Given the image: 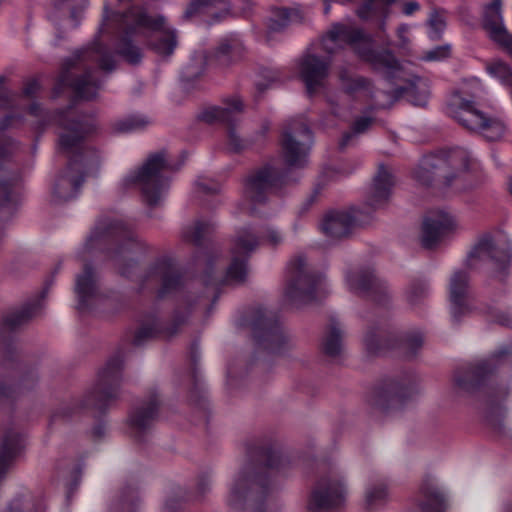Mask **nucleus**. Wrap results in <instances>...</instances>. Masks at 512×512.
Instances as JSON below:
<instances>
[{
  "mask_svg": "<svg viewBox=\"0 0 512 512\" xmlns=\"http://www.w3.org/2000/svg\"><path fill=\"white\" fill-rule=\"evenodd\" d=\"M156 331L157 326L155 324L141 326L135 334L134 343L136 345H141L145 339L152 337Z\"/></svg>",
  "mask_w": 512,
  "mask_h": 512,
  "instance_id": "nucleus-54",
  "label": "nucleus"
},
{
  "mask_svg": "<svg viewBox=\"0 0 512 512\" xmlns=\"http://www.w3.org/2000/svg\"><path fill=\"white\" fill-rule=\"evenodd\" d=\"M41 506L35 503L30 493H24L15 497L8 505L5 512H40Z\"/></svg>",
  "mask_w": 512,
  "mask_h": 512,
  "instance_id": "nucleus-44",
  "label": "nucleus"
},
{
  "mask_svg": "<svg viewBox=\"0 0 512 512\" xmlns=\"http://www.w3.org/2000/svg\"><path fill=\"white\" fill-rule=\"evenodd\" d=\"M348 289L359 295H367L374 301L382 302L389 296V289L376 278L370 269H351L346 273Z\"/></svg>",
  "mask_w": 512,
  "mask_h": 512,
  "instance_id": "nucleus-22",
  "label": "nucleus"
},
{
  "mask_svg": "<svg viewBox=\"0 0 512 512\" xmlns=\"http://www.w3.org/2000/svg\"><path fill=\"white\" fill-rule=\"evenodd\" d=\"M244 104L238 95L226 98L221 106H210L205 108L200 118L207 123L221 122L228 126V147L234 152H239L247 147V142L243 140L235 130V123L238 115L243 113Z\"/></svg>",
  "mask_w": 512,
  "mask_h": 512,
  "instance_id": "nucleus-17",
  "label": "nucleus"
},
{
  "mask_svg": "<svg viewBox=\"0 0 512 512\" xmlns=\"http://www.w3.org/2000/svg\"><path fill=\"white\" fill-rule=\"evenodd\" d=\"M241 325L249 328L256 343L271 353H281L291 346V338L278 322L276 315L263 308L249 311Z\"/></svg>",
  "mask_w": 512,
  "mask_h": 512,
  "instance_id": "nucleus-10",
  "label": "nucleus"
},
{
  "mask_svg": "<svg viewBox=\"0 0 512 512\" xmlns=\"http://www.w3.org/2000/svg\"><path fill=\"white\" fill-rule=\"evenodd\" d=\"M420 506L423 510L439 511L442 507L443 494L433 483H426L420 489Z\"/></svg>",
  "mask_w": 512,
  "mask_h": 512,
  "instance_id": "nucleus-40",
  "label": "nucleus"
},
{
  "mask_svg": "<svg viewBox=\"0 0 512 512\" xmlns=\"http://www.w3.org/2000/svg\"><path fill=\"white\" fill-rule=\"evenodd\" d=\"M423 338L420 333H413L407 335L403 342L402 346L404 349L408 351L409 354L413 355L416 351L422 346Z\"/></svg>",
  "mask_w": 512,
  "mask_h": 512,
  "instance_id": "nucleus-52",
  "label": "nucleus"
},
{
  "mask_svg": "<svg viewBox=\"0 0 512 512\" xmlns=\"http://www.w3.org/2000/svg\"><path fill=\"white\" fill-rule=\"evenodd\" d=\"M395 0H367L359 8L358 15L363 19H368L375 15H386L388 13V7Z\"/></svg>",
  "mask_w": 512,
  "mask_h": 512,
  "instance_id": "nucleus-43",
  "label": "nucleus"
},
{
  "mask_svg": "<svg viewBox=\"0 0 512 512\" xmlns=\"http://www.w3.org/2000/svg\"><path fill=\"white\" fill-rule=\"evenodd\" d=\"M346 45H349L362 60L370 63L375 69L385 71L388 76L393 75L399 68L395 57L388 51H375L372 38L360 29L335 24L317 46L307 50L299 59V73L310 95L325 87L330 74L331 59L321 57L318 50L333 54Z\"/></svg>",
  "mask_w": 512,
  "mask_h": 512,
  "instance_id": "nucleus-1",
  "label": "nucleus"
},
{
  "mask_svg": "<svg viewBox=\"0 0 512 512\" xmlns=\"http://www.w3.org/2000/svg\"><path fill=\"white\" fill-rule=\"evenodd\" d=\"M178 167L167 157L163 151L151 154L145 163L136 171L127 175L123 182L125 185H138L148 205L160 204L167 193L169 186L168 172Z\"/></svg>",
  "mask_w": 512,
  "mask_h": 512,
  "instance_id": "nucleus-9",
  "label": "nucleus"
},
{
  "mask_svg": "<svg viewBox=\"0 0 512 512\" xmlns=\"http://www.w3.org/2000/svg\"><path fill=\"white\" fill-rule=\"evenodd\" d=\"M387 497V488L383 483H370L365 488L364 500L368 509H374L383 504Z\"/></svg>",
  "mask_w": 512,
  "mask_h": 512,
  "instance_id": "nucleus-42",
  "label": "nucleus"
},
{
  "mask_svg": "<svg viewBox=\"0 0 512 512\" xmlns=\"http://www.w3.org/2000/svg\"><path fill=\"white\" fill-rule=\"evenodd\" d=\"M344 329L336 319H331L322 338V350L331 357L338 356L344 349Z\"/></svg>",
  "mask_w": 512,
  "mask_h": 512,
  "instance_id": "nucleus-33",
  "label": "nucleus"
},
{
  "mask_svg": "<svg viewBox=\"0 0 512 512\" xmlns=\"http://www.w3.org/2000/svg\"><path fill=\"white\" fill-rule=\"evenodd\" d=\"M143 278L144 282L161 284V294L175 289L180 283L179 275L171 264L165 260L158 261L149 267Z\"/></svg>",
  "mask_w": 512,
  "mask_h": 512,
  "instance_id": "nucleus-32",
  "label": "nucleus"
},
{
  "mask_svg": "<svg viewBox=\"0 0 512 512\" xmlns=\"http://www.w3.org/2000/svg\"><path fill=\"white\" fill-rule=\"evenodd\" d=\"M430 294L429 285L424 280L412 281L406 289V300L412 307H417L425 303Z\"/></svg>",
  "mask_w": 512,
  "mask_h": 512,
  "instance_id": "nucleus-41",
  "label": "nucleus"
},
{
  "mask_svg": "<svg viewBox=\"0 0 512 512\" xmlns=\"http://www.w3.org/2000/svg\"><path fill=\"white\" fill-rule=\"evenodd\" d=\"M393 185L394 179L390 169L383 165L379 166L367 197L368 205L374 209L383 206L391 195Z\"/></svg>",
  "mask_w": 512,
  "mask_h": 512,
  "instance_id": "nucleus-31",
  "label": "nucleus"
},
{
  "mask_svg": "<svg viewBox=\"0 0 512 512\" xmlns=\"http://www.w3.org/2000/svg\"><path fill=\"white\" fill-rule=\"evenodd\" d=\"M160 399L156 392H152L147 399L137 407L129 417L132 436L139 442H144L152 434L154 423L158 415Z\"/></svg>",
  "mask_w": 512,
  "mask_h": 512,
  "instance_id": "nucleus-21",
  "label": "nucleus"
},
{
  "mask_svg": "<svg viewBox=\"0 0 512 512\" xmlns=\"http://www.w3.org/2000/svg\"><path fill=\"white\" fill-rule=\"evenodd\" d=\"M136 243L130 226L122 219H113L97 225L86 239L83 253L91 254L96 250H104L107 258L125 275L127 271L123 267L124 262L129 260L128 252Z\"/></svg>",
  "mask_w": 512,
  "mask_h": 512,
  "instance_id": "nucleus-7",
  "label": "nucleus"
},
{
  "mask_svg": "<svg viewBox=\"0 0 512 512\" xmlns=\"http://www.w3.org/2000/svg\"><path fill=\"white\" fill-rule=\"evenodd\" d=\"M25 447L24 435L16 429H8L0 444V482L5 478L15 459Z\"/></svg>",
  "mask_w": 512,
  "mask_h": 512,
  "instance_id": "nucleus-30",
  "label": "nucleus"
},
{
  "mask_svg": "<svg viewBox=\"0 0 512 512\" xmlns=\"http://www.w3.org/2000/svg\"><path fill=\"white\" fill-rule=\"evenodd\" d=\"M303 14L300 9L279 8L273 12L269 19L267 29L268 33L280 32L291 23L301 22Z\"/></svg>",
  "mask_w": 512,
  "mask_h": 512,
  "instance_id": "nucleus-37",
  "label": "nucleus"
},
{
  "mask_svg": "<svg viewBox=\"0 0 512 512\" xmlns=\"http://www.w3.org/2000/svg\"><path fill=\"white\" fill-rule=\"evenodd\" d=\"M21 123V116L14 114L6 115L0 119V177H3L0 180V218H8L12 214L9 186L11 182L18 179L13 170H6L3 166L6 157L16 149V144L2 134L8 129L18 127Z\"/></svg>",
  "mask_w": 512,
  "mask_h": 512,
  "instance_id": "nucleus-15",
  "label": "nucleus"
},
{
  "mask_svg": "<svg viewBox=\"0 0 512 512\" xmlns=\"http://www.w3.org/2000/svg\"><path fill=\"white\" fill-rule=\"evenodd\" d=\"M458 223L453 215L444 210L430 211L422 227L421 241L424 247L432 248L447 233L455 231Z\"/></svg>",
  "mask_w": 512,
  "mask_h": 512,
  "instance_id": "nucleus-25",
  "label": "nucleus"
},
{
  "mask_svg": "<svg viewBox=\"0 0 512 512\" xmlns=\"http://www.w3.org/2000/svg\"><path fill=\"white\" fill-rule=\"evenodd\" d=\"M420 10V4L417 1H407L402 5V11L406 16H411Z\"/></svg>",
  "mask_w": 512,
  "mask_h": 512,
  "instance_id": "nucleus-58",
  "label": "nucleus"
},
{
  "mask_svg": "<svg viewBox=\"0 0 512 512\" xmlns=\"http://www.w3.org/2000/svg\"><path fill=\"white\" fill-rule=\"evenodd\" d=\"M449 300L454 321H459L461 317L469 313V275L465 269H457L451 274Z\"/></svg>",
  "mask_w": 512,
  "mask_h": 512,
  "instance_id": "nucleus-26",
  "label": "nucleus"
},
{
  "mask_svg": "<svg viewBox=\"0 0 512 512\" xmlns=\"http://www.w3.org/2000/svg\"><path fill=\"white\" fill-rule=\"evenodd\" d=\"M210 486L211 480L209 478H203L198 483V490L203 494L210 489Z\"/></svg>",
  "mask_w": 512,
  "mask_h": 512,
  "instance_id": "nucleus-61",
  "label": "nucleus"
},
{
  "mask_svg": "<svg viewBox=\"0 0 512 512\" xmlns=\"http://www.w3.org/2000/svg\"><path fill=\"white\" fill-rule=\"evenodd\" d=\"M75 292L77 307L81 311L91 308L101 298L97 275L88 264H84L83 270L76 276Z\"/></svg>",
  "mask_w": 512,
  "mask_h": 512,
  "instance_id": "nucleus-29",
  "label": "nucleus"
},
{
  "mask_svg": "<svg viewBox=\"0 0 512 512\" xmlns=\"http://www.w3.org/2000/svg\"><path fill=\"white\" fill-rule=\"evenodd\" d=\"M284 182L272 166H264L248 176L244 186V201L241 208L251 214H257L271 191Z\"/></svg>",
  "mask_w": 512,
  "mask_h": 512,
  "instance_id": "nucleus-14",
  "label": "nucleus"
},
{
  "mask_svg": "<svg viewBox=\"0 0 512 512\" xmlns=\"http://www.w3.org/2000/svg\"><path fill=\"white\" fill-rule=\"evenodd\" d=\"M338 79L347 94L373 98L377 108H386L394 99L389 93L380 90L373 91L370 83L366 79L353 76L351 71L346 67H340L338 69Z\"/></svg>",
  "mask_w": 512,
  "mask_h": 512,
  "instance_id": "nucleus-24",
  "label": "nucleus"
},
{
  "mask_svg": "<svg viewBox=\"0 0 512 512\" xmlns=\"http://www.w3.org/2000/svg\"><path fill=\"white\" fill-rule=\"evenodd\" d=\"M511 259V246L504 235L492 237L482 236L469 251L465 268L474 270L482 267L485 263L492 264L500 273H504Z\"/></svg>",
  "mask_w": 512,
  "mask_h": 512,
  "instance_id": "nucleus-12",
  "label": "nucleus"
},
{
  "mask_svg": "<svg viewBox=\"0 0 512 512\" xmlns=\"http://www.w3.org/2000/svg\"><path fill=\"white\" fill-rule=\"evenodd\" d=\"M243 44L235 37L223 39L215 50V57L221 65H228L241 58Z\"/></svg>",
  "mask_w": 512,
  "mask_h": 512,
  "instance_id": "nucleus-36",
  "label": "nucleus"
},
{
  "mask_svg": "<svg viewBox=\"0 0 512 512\" xmlns=\"http://www.w3.org/2000/svg\"><path fill=\"white\" fill-rule=\"evenodd\" d=\"M198 188L202 193L215 194L220 190V186L214 182H199Z\"/></svg>",
  "mask_w": 512,
  "mask_h": 512,
  "instance_id": "nucleus-57",
  "label": "nucleus"
},
{
  "mask_svg": "<svg viewBox=\"0 0 512 512\" xmlns=\"http://www.w3.org/2000/svg\"><path fill=\"white\" fill-rule=\"evenodd\" d=\"M502 0H493L484 9L483 26L490 39L504 46L512 55V35H510L503 23L501 14Z\"/></svg>",
  "mask_w": 512,
  "mask_h": 512,
  "instance_id": "nucleus-28",
  "label": "nucleus"
},
{
  "mask_svg": "<svg viewBox=\"0 0 512 512\" xmlns=\"http://www.w3.org/2000/svg\"><path fill=\"white\" fill-rule=\"evenodd\" d=\"M123 355L112 356L99 370L93 387L74 406L103 410L114 400L119 391Z\"/></svg>",
  "mask_w": 512,
  "mask_h": 512,
  "instance_id": "nucleus-11",
  "label": "nucleus"
},
{
  "mask_svg": "<svg viewBox=\"0 0 512 512\" xmlns=\"http://www.w3.org/2000/svg\"><path fill=\"white\" fill-rule=\"evenodd\" d=\"M397 97H405L415 106H424L429 97V90L426 81L417 78L406 86L398 87L396 90Z\"/></svg>",
  "mask_w": 512,
  "mask_h": 512,
  "instance_id": "nucleus-34",
  "label": "nucleus"
},
{
  "mask_svg": "<svg viewBox=\"0 0 512 512\" xmlns=\"http://www.w3.org/2000/svg\"><path fill=\"white\" fill-rule=\"evenodd\" d=\"M449 53V46H438L426 51L422 58L426 61H440L447 58Z\"/></svg>",
  "mask_w": 512,
  "mask_h": 512,
  "instance_id": "nucleus-53",
  "label": "nucleus"
},
{
  "mask_svg": "<svg viewBox=\"0 0 512 512\" xmlns=\"http://www.w3.org/2000/svg\"><path fill=\"white\" fill-rule=\"evenodd\" d=\"M366 349L371 353H379L390 345V334L384 327L371 326L364 336Z\"/></svg>",
  "mask_w": 512,
  "mask_h": 512,
  "instance_id": "nucleus-38",
  "label": "nucleus"
},
{
  "mask_svg": "<svg viewBox=\"0 0 512 512\" xmlns=\"http://www.w3.org/2000/svg\"><path fill=\"white\" fill-rule=\"evenodd\" d=\"M507 394H508V392L506 389H501L500 391L497 392V395L495 396V398L498 401V400L503 399Z\"/></svg>",
  "mask_w": 512,
  "mask_h": 512,
  "instance_id": "nucleus-64",
  "label": "nucleus"
},
{
  "mask_svg": "<svg viewBox=\"0 0 512 512\" xmlns=\"http://www.w3.org/2000/svg\"><path fill=\"white\" fill-rule=\"evenodd\" d=\"M151 120L144 115H131L115 123V129L120 132H134L147 127Z\"/></svg>",
  "mask_w": 512,
  "mask_h": 512,
  "instance_id": "nucleus-45",
  "label": "nucleus"
},
{
  "mask_svg": "<svg viewBox=\"0 0 512 512\" xmlns=\"http://www.w3.org/2000/svg\"><path fill=\"white\" fill-rule=\"evenodd\" d=\"M58 121L62 127L59 148L68 156L69 162L52 185V199L56 203L74 198L84 181V174L95 168L100 160L98 152L84 142L96 130L92 118L78 117L69 109L59 115Z\"/></svg>",
  "mask_w": 512,
  "mask_h": 512,
  "instance_id": "nucleus-3",
  "label": "nucleus"
},
{
  "mask_svg": "<svg viewBox=\"0 0 512 512\" xmlns=\"http://www.w3.org/2000/svg\"><path fill=\"white\" fill-rule=\"evenodd\" d=\"M346 494L343 476L338 472L322 477L314 488L308 508L310 512H326L340 506Z\"/></svg>",
  "mask_w": 512,
  "mask_h": 512,
  "instance_id": "nucleus-18",
  "label": "nucleus"
},
{
  "mask_svg": "<svg viewBox=\"0 0 512 512\" xmlns=\"http://www.w3.org/2000/svg\"><path fill=\"white\" fill-rule=\"evenodd\" d=\"M512 359V352L507 347H502L494 352L489 358L478 361L471 369L455 377L456 386L465 392L474 391L490 374L496 365L509 362Z\"/></svg>",
  "mask_w": 512,
  "mask_h": 512,
  "instance_id": "nucleus-20",
  "label": "nucleus"
},
{
  "mask_svg": "<svg viewBox=\"0 0 512 512\" xmlns=\"http://www.w3.org/2000/svg\"><path fill=\"white\" fill-rule=\"evenodd\" d=\"M328 292L324 274L317 271L303 254L295 255L287 265L284 302L302 308L321 299Z\"/></svg>",
  "mask_w": 512,
  "mask_h": 512,
  "instance_id": "nucleus-6",
  "label": "nucleus"
},
{
  "mask_svg": "<svg viewBox=\"0 0 512 512\" xmlns=\"http://www.w3.org/2000/svg\"><path fill=\"white\" fill-rule=\"evenodd\" d=\"M504 415L505 411L503 407L498 403H494V400H491L490 407L486 414L487 422L495 429H500Z\"/></svg>",
  "mask_w": 512,
  "mask_h": 512,
  "instance_id": "nucleus-49",
  "label": "nucleus"
},
{
  "mask_svg": "<svg viewBox=\"0 0 512 512\" xmlns=\"http://www.w3.org/2000/svg\"><path fill=\"white\" fill-rule=\"evenodd\" d=\"M211 229L212 225L210 223L197 221L184 229L183 237L188 242L200 244L201 240Z\"/></svg>",
  "mask_w": 512,
  "mask_h": 512,
  "instance_id": "nucleus-46",
  "label": "nucleus"
},
{
  "mask_svg": "<svg viewBox=\"0 0 512 512\" xmlns=\"http://www.w3.org/2000/svg\"><path fill=\"white\" fill-rule=\"evenodd\" d=\"M102 34H117L116 51L129 63L141 59V51L131 37L146 40L147 44L160 55H170L176 47V35L163 16L152 17L144 8L133 6L124 13H114L104 8Z\"/></svg>",
  "mask_w": 512,
  "mask_h": 512,
  "instance_id": "nucleus-2",
  "label": "nucleus"
},
{
  "mask_svg": "<svg viewBox=\"0 0 512 512\" xmlns=\"http://www.w3.org/2000/svg\"><path fill=\"white\" fill-rule=\"evenodd\" d=\"M70 406H65L59 409L56 413H54V417H58L60 415H67V410L70 411Z\"/></svg>",
  "mask_w": 512,
  "mask_h": 512,
  "instance_id": "nucleus-63",
  "label": "nucleus"
},
{
  "mask_svg": "<svg viewBox=\"0 0 512 512\" xmlns=\"http://www.w3.org/2000/svg\"><path fill=\"white\" fill-rule=\"evenodd\" d=\"M373 119L371 117L362 116L355 120L352 130L343 135L339 145L341 148H345L351 142V140L358 134L364 133L372 124Z\"/></svg>",
  "mask_w": 512,
  "mask_h": 512,
  "instance_id": "nucleus-47",
  "label": "nucleus"
},
{
  "mask_svg": "<svg viewBox=\"0 0 512 512\" xmlns=\"http://www.w3.org/2000/svg\"><path fill=\"white\" fill-rule=\"evenodd\" d=\"M358 221L356 209L332 210L323 216L320 229L329 238L341 239L351 234Z\"/></svg>",
  "mask_w": 512,
  "mask_h": 512,
  "instance_id": "nucleus-27",
  "label": "nucleus"
},
{
  "mask_svg": "<svg viewBox=\"0 0 512 512\" xmlns=\"http://www.w3.org/2000/svg\"><path fill=\"white\" fill-rule=\"evenodd\" d=\"M39 89L40 86L36 80L27 81L22 91V98H24L27 101H32V98L37 94Z\"/></svg>",
  "mask_w": 512,
  "mask_h": 512,
  "instance_id": "nucleus-55",
  "label": "nucleus"
},
{
  "mask_svg": "<svg viewBox=\"0 0 512 512\" xmlns=\"http://www.w3.org/2000/svg\"><path fill=\"white\" fill-rule=\"evenodd\" d=\"M456 118L461 125L469 130L480 132L490 141L500 139L506 129L501 120L484 115L468 100H461Z\"/></svg>",
  "mask_w": 512,
  "mask_h": 512,
  "instance_id": "nucleus-19",
  "label": "nucleus"
},
{
  "mask_svg": "<svg viewBox=\"0 0 512 512\" xmlns=\"http://www.w3.org/2000/svg\"><path fill=\"white\" fill-rule=\"evenodd\" d=\"M415 377L388 379L377 384L368 395V403L377 409L387 410L399 406L403 400L418 393Z\"/></svg>",
  "mask_w": 512,
  "mask_h": 512,
  "instance_id": "nucleus-16",
  "label": "nucleus"
},
{
  "mask_svg": "<svg viewBox=\"0 0 512 512\" xmlns=\"http://www.w3.org/2000/svg\"><path fill=\"white\" fill-rule=\"evenodd\" d=\"M95 62L99 63L104 71H111L115 67L114 58L99 41L77 52L66 61L59 85L71 86L77 96L82 99L94 98L101 87V81L95 77V71H92L88 64Z\"/></svg>",
  "mask_w": 512,
  "mask_h": 512,
  "instance_id": "nucleus-4",
  "label": "nucleus"
},
{
  "mask_svg": "<svg viewBox=\"0 0 512 512\" xmlns=\"http://www.w3.org/2000/svg\"><path fill=\"white\" fill-rule=\"evenodd\" d=\"M41 303L37 300L36 303L28 304L21 310H17L8 314L3 323V329L14 331L25 325L30 319L37 316L41 310Z\"/></svg>",
  "mask_w": 512,
  "mask_h": 512,
  "instance_id": "nucleus-35",
  "label": "nucleus"
},
{
  "mask_svg": "<svg viewBox=\"0 0 512 512\" xmlns=\"http://www.w3.org/2000/svg\"><path fill=\"white\" fill-rule=\"evenodd\" d=\"M264 244L276 247L284 242V235L274 227H267L262 235Z\"/></svg>",
  "mask_w": 512,
  "mask_h": 512,
  "instance_id": "nucleus-51",
  "label": "nucleus"
},
{
  "mask_svg": "<svg viewBox=\"0 0 512 512\" xmlns=\"http://www.w3.org/2000/svg\"><path fill=\"white\" fill-rule=\"evenodd\" d=\"M280 462H281L280 453L277 451H273L269 455L266 464H267V466H269L271 468H278L280 466Z\"/></svg>",
  "mask_w": 512,
  "mask_h": 512,
  "instance_id": "nucleus-59",
  "label": "nucleus"
},
{
  "mask_svg": "<svg viewBox=\"0 0 512 512\" xmlns=\"http://www.w3.org/2000/svg\"><path fill=\"white\" fill-rule=\"evenodd\" d=\"M27 102L29 103V113L33 116H40L41 115V108L39 106V104H37L36 102H33V101H27L25 100L24 98H22V95H17V98H16V105L13 107H18L19 105H23V102Z\"/></svg>",
  "mask_w": 512,
  "mask_h": 512,
  "instance_id": "nucleus-56",
  "label": "nucleus"
},
{
  "mask_svg": "<svg viewBox=\"0 0 512 512\" xmlns=\"http://www.w3.org/2000/svg\"><path fill=\"white\" fill-rule=\"evenodd\" d=\"M409 29L410 28H409L408 25L402 24V25L399 26V28L397 30V35H398V37L401 40V43L403 45H406L409 42V40L407 38V34L409 32Z\"/></svg>",
  "mask_w": 512,
  "mask_h": 512,
  "instance_id": "nucleus-60",
  "label": "nucleus"
},
{
  "mask_svg": "<svg viewBox=\"0 0 512 512\" xmlns=\"http://www.w3.org/2000/svg\"><path fill=\"white\" fill-rule=\"evenodd\" d=\"M17 94L5 85V78L0 77V108H12L16 105Z\"/></svg>",
  "mask_w": 512,
  "mask_h": 512,
  "instance_id": "nucleus-50",
  "label": "nucleus"
},
{
  "mask_svg": "<svg viewBox=\"0 0 512 512\" xmlns=\"http://www.w3.org/2000/svg\"><path fill=\"white\" fill-rule=\"evenodd\" d=\"M473 165L474 161L469 151L455 147L425 156L416 169L414 177L424 186L431 185L436 179L451 186Z\"/></svg>",
  "mask_w": 512,
  "mask_h": 512,
  "instance_id": "nucleus-8",
  "label": "nucleus"
},
{
  "mask_svg": "<svg viewBox=\"0 0 512 512\" xmlns=\"http://www.w3.org/2000/svg\"><path fill=\"white\" fill-rule=\"evenodd\" d=\"M311 144L312 134L302 119H293L286 124L281 145L285 163L290 169L306 166Z\"/></svg>",
  "mask_w": 512,
  "mask_h": 512,
  "instance_id": "nucleus-13",
  "label": "nucleus"
},
{
  "mask_svg": "<svg viewBox=\"0 0 512 512\" xmlns=\"http://www.w3.org/2000/svg\"><path fill=\"white\" fill-rule=\"evenodd\" d=\"M87 4L88 0H56L55 9L59 14L63 16L68 15L71 26L74 27L77 25L78 19L80 18Z\"/></svg>",
  "mask_w": 512,
  "mask_h": 512,
  "instance_id": "nucleus-39",
  "label": "nucleus"
},
{
  "mask_svg": "<svg viewBox=\"0 0 512 512\" xmlns=\"http://www.w3.org/2000/svg\"><path fill=\"white\" fill-rule=\"evenodd\" d=\"M497 322L504 326H509L512 323V317L507 313H501L497 316Z\"/></svg>",
  "mask_w": 512,
  "mask_h": 512,
  "instance_id": "nucleus-62",
  "label": "nucleus"
},
{
  "mask_svg": "<svg viewBox=\"0 0 512 512\" xmlns=\"http://www.w3.org/2000/svg\"><path fill=\"white\" fill-rule=\"evenodd\" d=\"M428 24L431 27L430 37L437 39L446 26V17L443 12L433 10L429 16Z\"/></svg>",
  "mask_w": 512,
  "mask_h": 512,
  "instance_id": "nucleus-48",
  "label": "nucleus"
},
{
  "mask_svg": "<svg viewBox=\"0 0 512 512\" xmlns=\"http://www.w3.org/2000/svg\"><path fill=\"white\" fill-rule=\"evenodd\" d=\"M249 9L247 0H192L187 6L184 16L191 18L198 14H205L219 21L233 13H244Z\"/></svg>",
  "mask_w": 512,
  "mask_h": 512,
  "instance_id": "nucleus-23",
  "label": "nucleus"
},
{
  "mask_svg": "<svg viewBox=\"0 0 512 512\" xmlns=\"http://www.w3.org/2000/svg\"><path fill=\"white\" fill-rule=\"evenodd\" d=\"M260 238L252 227H243L236 231L230 248V261L225 267H219V259L207 256L204 267V279L207 283L238 284L245 281L248 274V259L259 247Z\"/></svg>",
  "mask_w": 512,
  "mask_h": 512,
  "instance_id": "nucleus-5",
  "label": "nucleus"
}]
</instances>
